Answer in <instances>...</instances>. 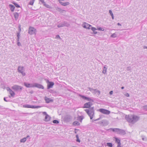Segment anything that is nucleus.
Masks as SVG:
<instances>
[{
  "label": "nucleus",
  "instance_id": "nucleus-1",
  "mask_svg": "<svg viewBox=\"0 0 147 147\" xmlns=\"http://www.w3.org/2000/svg\"><path fill=\"white\" fill-rule=\"evenodd\" d=\"M91 105V102H89L85 103L83 108H89L88 109L84 110V111L86 112L89 116L90 117L91 119H92L94 114V107L90 108Z\"/></svg>",
  "mask_w": 147,
  "mask_h": 147
},
{
  "label": "nucleus",
  "instance_id": "nucleus-2",
  "mask_svg": "<svg viewBox=\"0 0 147 147\" xmlns=\"http://www.w3.org/2000/svg\"><path fill=\"white\" fill-rule=\"evenodd\" d=\"M125 118L129 122L134 124L138 120L140 117L136 115L131 114L126 115Z\"/></svg>",
  "mask_w": 147,
  "mask_h": 147
},
{
  "label": "nucleus",
  "instance_id": "nucleus-3",
  "mask_svg": "<svg viewBox=\"0 0 147 147\" xmlns=\"http://www.w3.org/2000/svg\"><path fill=\"white\" fill-rule=\"evenodd\" d=\"M17 70L18 72L21 74L23 76H24L26 75V73L24 72V67L23 66H18Z\"/></svg>",
  "mask_w": 147,
  "mask_h": 147
},
{
  "label": "nucleus",
  "instance_id": "nucleus-4",
  "mask_svg": "<svg viewBox=\"0 0 147 147\" xmlns=\"http://www.w3.org/2000/svg\"><path fill=\"white\" fill-rule=\"evenodd\" d=\"M98 124L103 126H106L109 124V122L107 120L105 119L98 122Z\"/></svg>",
  "mask_w": 147,
  "mask_h": 147
},
{
  "label": "nucleus",
  "instance_id": "nucleus-5",
  "mask_svg": "<svg viewBox=\"0 0 147 147\" xmlns=\"http://www.w3.org/2000/svg\"><path fill=\"white\" fill-rule=\"evenodd\" d=\"M72 118V117L69 115H66L64 118V120L66 122H69L70 121Z\"/></svg>",
  "mask_w": 147,
  "mask_h": 147
},
{
  "label": "nucleus",
  "instance_id": "nucleus-6",
  "mask_svg": "<svg viewBox=\"0 0 147 147\" xmlns=\"http://www.w3.org/2000/svg\"><path fill=\"white\" fill-rule=\"evenodd\" d=\"M99 111L105 114L109 115L110 113V111L103 109H99Z\"/></svg>",
  "mask_w": 147,
  "mask_h": 147
},
{
  "label": "nucleus",
  "instance_id": "nucleus-7",
  "mask_svg": "<svg viewBox=\"0 0 147 147\" xmlns=\"http://www.w3.org/2000/svg\"><path fill=\"white\" fill-rule=\"evenodd\" d=\"M46 82L47 84V89H49L50 88H52L54 85V83L53 82H50L48 80H47Z\"/></svg>",
  "mask_w": 147,
  "mask_h": 147
},
{
  "label": "nucleus",
  "instance_id": "nucleus-8",
  "mask_svg": "<svg viewBox=\"0 0 147 147\" xmlns=\"http://www.w3.org/2000/svg\"><path fill=\"white\" fill-rule=\"evenodd\" d=\"M12 88L15 91H18L22 90V87L21 86L15 85L12 87Z\"/></svg>",
  "mask_w": 147,
  "mask_h": 147
},
{
  "label": "nucleus",
  "instance_id": "nucleus-9",
  "mask_svg": "<svg viewBox=\"0 0 147 147\" xmlns=\"http://www.w3.org/2000/svg\"><path fill=\"white\" fill-rule=\"evenodd\" d=\"M36 30V29L33 27H30L29 28L28 33L31 35L35 33Z\"/></svg>",
  "mask_w": 147,
  "mask_h": 147
},
{
  "label": "nucleus",
  "instance_id": "nucleus-10",
  "mask_svg": "<svg viewBox=\"0 0 147 147\" xmlns=\"http://www.w3.org/2000/svg\"><path fill=\"white\" fill-rule=\"evenodd\" d=\"M82 26L84 28L88 29H90L91 27H92V26L91 25L86 22L83 23L82 25Z\"/></svg>",
  "mask_w": 147,
  "mask_h": 147
},
{
  "label": "nucleus",
  "instance_id": "nucleus-11",
  "mask_svg": "<svg viewBox=\"0 0 147 147\" xmlns=\"http://www.w3.org/2000/svg\"><path fill=\"white\" fill-rule=\"evenodd\" d=\"M33 87H36L38 88L43 89L44 88V87L41 84L37 83H34Z\"/></svg>",
  "mask_w": 147,
  "mask_h": 147
},
{
  "label": "nucleus",
  "instance_id": "nucleus-12",
  "mask_svg": "<svg viewBox=\"0 0 147 147\" xmlns=\"http://www.w3.org/2000/svg\"><path fill=\"white\" fill-rule=\"evenodd\" d=\"M7 90L9 92V94L11 97H14L15 95L14 92L10 89L9 87H7Z\"/></svg>",
  "mask_w": 147,
  "mask_h": 147
},
{
  "label": "nucleus",
  "instance_id": "nucleus-13",
  "mask_svg": "<svg viewBox=\"0 0 147 147\" xmlns=\"http://www.w3.org/2000/svg\"><path fill=\"white\" fill-rule=\"evenodd\" d=\"M117 133L118 134L121 135H124L125 134V131L123 129H120L118 128Z\"/></svg>",
  "mask_w": 147,
  "mask_h": 147
},
{
  "label": "nucleus",
  "instance_id": "nucleus-14",
  "mask_svg": "<svg viewBox=\"0 0 147 147\" xmlns=\"http://www.w3.org/2000/svg\"><path fill=\"white\" fill-rule=\"evenodd\" d=\"M24 84L25 86L27 88H32L34 86V84H33L27 83L26 82H24Z\"/></svg>",
  "mask_w": 147,
  "mask_h": 147
},
{
  "label": "nucleus",
  "instance_id": "nucleus-15",
  "mask_svg": "<svg viewBox=\"0 0 147 147\" xmlns=\"http://www.w3.org/2000/svg\"><path fill=\"white\" fill-rule=\"evenodd\" d=\"M45 99L46 101V102L47 103H49L50 102H52L53 100L51 99L50 98H48L47 97H45Z\"/></svg>",
  "mask_w": 147,
  "mask_h": 147
},
{
  "label": "nucleus",
  "instance_id": "nucleus-16",
  "mask_svg": "<svg viewBox=\"0 0 147 147\" xmlns=\"http://www.w3.org/2000/svg\"><path fill=\"white\" fill-rule=\"evenodd\" d=\"M84 118V117L83 116H79L77 117V120L80 121V122H82V120Z\"/></svg>",
  "mask_w": 147,
  "mask_h": 147
},
{
  "label": "nucleus",
  "instance_id": "nucleus-17",
  "mask_svg": "<svg viewBox=\"0 0 147 147\" xmlns=\"http://www.w3.org/2000/svg\"><path fill=\"white\" fill-rule=\"evenodd\" d=\"M59 3L61 5L64 6L68 5H69L70 4L69 2H66L64 3L61 1H59Z\"/></svg>",
  "mask_w": 147,
  "mask_h": 147
},
{
  "label": "nucleus",
  "instance_id": "nucleus-18",
  "mask_svg": "<svg viewBox=\"0 0 147 147\" xmlns=\"http://www.w3.org/2000/svg\"><path fill=\"white\" fill-rule=\"evenodd\" d=\"M90 29H91L93 32V33H92V34H96L97 33V32L96 31V30H97V29L95 28L91 27Z\"/></svg>",
  "mask_w": 147,
  "mask_h": 147
},
{
  "label": "nucleus",
  "instance_id": "nucleus-19",
  "mask_svg": "<svg viewBox=\"0 0 147 147\" xmlns=\"http://www.w3.org/2000/svg\"><path fill=\"white\" fill-rule=\"evenodd\" d=\"M51 117L48 115H46L45 117V121H49L50 120Z\"/></svg>",
  "mask_w": 147,
  "mask_h": 147
},
{
  "label": "nucleus",
  "instance_id": "nucleus-20",
  "mask_svg": "<svg viewBox=\"0 0 147 147\" xmlns=\"http://www.w3.org/2000/svg\"><path fill=\"white\" fill-rule=\"evenodd\" d=\"M14 17L16 20H17L19 16V14L17 12H15L14 13Z\"/></svg>",
  "mask_w": 147,
  "mask_h": 147
},
{
  "label": "nucleus",
  "instance_id": "nucleus-21",
  "mask_svg": "<svg viewBox=\"0 0 147 147\" xmlns=\"http://www.w3.org/2000/svg\"><path fill=\"white\" fill-rule=\"evenodd\" d=\"M24 107L27 108H31L33 109V105H23Z\"/></svg>",
  "mask_w": 147,
  "mask_h": 147
},
{
  "label": "nucleus",
  "instance_id": "nucleus-22",
  "mask_svg": "<svg viewBox=\"0 0 147 147\" xmlns=\"http://www.w3.org/2000/svg\"><path fill=\"white\" fill-rule=\"evenodd\" d=\"M56 10L61 13H63L64 11H65V10H63L61 8L59 7L57 8Z\"/></svg>",
  "mask_w": 147,
  "mask_h": 147
},
{
  "label": "nucleus",
  "instance_id": "nucleus-23",
  "mask_svg": "<svg viewBox=\"0 0 147 147\" xmlns=\"http://www.w3.org/2000/svg\"><path fill=\"white\" fill-rule=\"evenodd\" d=\"M9 6L11 10V11H14L15 7L12 4H10Z\"/></svg>",
  "mask_w": 147,
  "mask_h": 147
},
{
  "label": "nucleus",
  "instance_id": "nucleus-24",
  "mask_svg": "<svg viewBox=\"0 0 147 147\" xmlns=\"http://www.w3.org/2000/svg\"><path fill=\"white\" fill-rule=\"evenodd\" d=\"M107 68L105 66H104L103 68L102 73L104 74H105L107 72Z\"/></svg>",
  "mask_w": 147,
  "mask_h": 147
},
{
  "label": "nucleus",
  "instance_id": "nucleus-25",
  "mask_svg": "<svg viewBox=\"0 0 147 147\" xmlns=\"http://www.w3.org/2000/svg\"><path fill=\"white\" fill-rule=\"evenodd\" d=\"M63 23L64 26L68 27L70 26L69 24L66 21H64Z\"/></svg>",
  "mask_w": 147,
  "mask_h": 147
},
{
  "label": "nucleus",
  "instance_id": "nucleus-26",
  "mask_svg": "<svg viewBox=\"0 0 147 147\" xmlns=\"http://www.w3.org/2000/svg\"><path fill=\"white\" fill-rule=\"evenodd\" d=\"M57 26L58 28H60L61 27H64V25L63 24V23L61 22Z\"/></svg>",
  "mask_w": 147,
  "mask_h": 147
},
{
  "label": "nucleus",
  "instance_id": "nucleus-27",
  "mask_svg": "<svg viewBox=\"0 0 147 147\" xmlns=\"http://www.w3.org/2000/svg\"><path fill=\"white\" fill-rule=\"evenodd\" d=\"M73 125L75 126L78 125H80V123L78 122L77 121H74V122H73Z\"/></svg>",
  "mask_w": 147,
  "mask_h": 147
},
{
  "label": "nucleus",
  "instance_id": "nucleus-28",
  "mask_svg": "<svg viewBox=\"0 0 147 147\" xmlns=\"http://www.w3.org/2000/svg\"><path fill=\"white\" fill-rule=\"evenodd\" d=\"M115 142L117 144L121 142V140L117 138H115Z\"/></svg>",
  "mask_w": 147,
  "mask_h": 147
},
{
  "label": "nucleus",
  "instance_id": "nucleus-29",
  "mask_svg": "<svg viewBox=\"0 0 147 147\" xmlns=\"http://www.w3.org/2000/svg\"><path fill=\"white\" fill-rule=\"evenodd\" d=\"M94 90H94V92L95 93H97L98 95H100V91L97 90V89H95Z\"/></svg>",
  "mask_w": 147,
  "mask_h": 147
},
{
  "label": "nucleus",
  "instance_id": "nucleus-30",
  "mask_svg": "<svg viewBox=\"0 0 147 147\" xmlns=\"http://www.w3.org/2000/svg\"><path fill=\"white\" fill-rule=\"evenodd\" d=\"M26 140V138H24L20 140L21 142H24Z\"/></svg>",
  "mask_w": 147,
  "mask_h": 147
},
{
  "label": "nucleus",
  "instance_id": "nucleus-31",
  "mask_svg": "<svg viewBox=\"0 0 147 147\" xmlns=\"http://www.w3.org/2000/svg\"><path fill=\"white\" fill-rule=\"evenodd\" d=\"M110 130H111L113 132H117L118 128H111L110 129Z\"/></svg>",
  "mask_w": 147,
  "mask_h": 147
},
{
  "label": "nucleus",
  "instance_id": "nucleus-32",
  "mask_svg": "<svg viewBox=\"0 0 147 147\" xmlns=\"http://www.w3.org/2000/svg\"><path fill=\"white\" fill-rule=\"evenodd\" d=\"M17 38H18L17 40V41H19V39H20V32H17Z\"/></svg>",
  "mask_w": 147,
  "mask_h": 147
},
{
  "label": "nucleus",
  "instance_id": "nucleus-33",
  "mask_svg": "<svg viewBox=\"0 0 147 147\" xmlns=\"http://www.w3.org/2000/svg\"><path fill=\"white\" fill-rule=\"evenodd\" d=\"M43 5L45 6L47 8H51V6L47 4L45 2Z\"/></svg>",
  "mask_w": 147,
  "mask_h": 147
},
{
  "label": "nucleus",
  "instance_id": "nucleus-34",
  "mask_svg": "<svg viewBox=\"0 0 147 147\" xmlns=\"http://www.w3.org/2000/svg\"><path fill=\"white\" fill-rule=\"evenodd\" d=\"M35 1V0H32L31 1H30L29 2L28 4L32 5H33Z\"/></svg>",
  "mask_w": 147,
  "mask_h": 147
},
{
  "label": "nucleus",
  "instance_id": "nucleus-35",
  "mask_svg": "<svg viewBox=\"0 0 147 147\" xmlns=\"http://www.w3.org/2000/svg\"><path fill=\"white\" fill-rule=\"evenodd\" d=\"M143 109L145 111H147V105H145L142 107Z\"/></svg>",
  "mask_w": 147,
  "mask_h": 147
},
{
  "label": "nucleus",
  "instance_id": "nucleus-36",
  "mask_svg": "<svg viewBox=\"0 0 147 147\" xmlns=\"http://www.w3.org/2000/svg\"><path fill=\"white\" fill-rule=\"evenodd\" d=\"M107 146L110 147H112L113 144L111 143H107Z\"/></svg>",
  "mask_w": 147,
  "mask_h": 147
},
{
  "label": "nucleus",
  "instance_id": "nucleus-37",
  "mask_svg": "<svg viewBox=\"0 0 147 147\" xmlns=\"http://www.w3.org/2000/svg\"><path fill=\"white\" fill-rule=\"evenodd\" d=\"M12 3H13V4L15 5V6H16V7H18V8L20 7V6L17 3L15 2H13Z\"/></svg>",
  "mask_w": 147,
  "mask_h": 147
},
{
  "label": "nucleus",
  "instance_id": "nucleus-38",
  "mask_svg": "<svg viewBox=\"0 0 147 147\" xmlns=\"http://www.w3.org/2000/svg\"><path fill=\"white\" fill-rule=\"evenodd\" d=\"M111 37L112 38H116L117 37V34L115 33H114L111 35Z\"/></svg>",
  "mask_w": 147,
  "mask_h": 147
},
{
  "label": "nucleus",
  "instance_id": "nucleus-39",
  "mask_svg": "<svg viewBox=\"0 0 147 147\" xmlns=\"http://www.w3.org/2000/svg\"><path fill=\"white\" fill-rule=\"evenodd\" d=\"M97 30H98L99 31H104V29L103 28L100 27L97 28Z\"/></svg>",
  "mask_w": 147,
  "mask_h": 147
},
{
  "label": "nucleus",
  "instance_id": "nucleus-40",
  "mask_svg": "<svg viewBox=\"0 0 147 147\" xmlns=\"http://www.w3.org/2000/svg\"><path fill=\"white\" fill-rule=\"evenodd\" d=\"M53 122L54 123L57 124L59 123V121L58 120H55L53 121Z\"/></svg>",
  "mask_w": 147,
  "mask_h": 147
},
{
  "label": "nucleus",
  "instance_id": "nucleus-41",
  "mask_svg": "<svg viewBox=\"0 0 147 147\" xmlns=\"http://www.w3.org/2000/svg\"><path fill=\"white\" fill-rule=\"evenodd\" d=\"M88 88L89 90L90 91H91V92H93V93H94V90H94L95 89H94L93 88H90V87Z\"/></svg>",
  "mask_w": 147,
  "mask_h": 147
},
{
  "label": "nucleus",
  "instance_id": "nucleus-42",
  "mask_svg": "<svg viewBox=\"0 0 147 147\" xmlns=\"http://www.w3.org/2000/svg\"><path fill=\"white\" fill-rule=\"evenodd\" d=\"M41 107V106H34L33 105V109L38 108Z\"/></svg>",
  "mask_w": 147,
  "mask_h": 147
},
{
  "label": "nucleus",
  "instance_id": "nucleus-43",
  "mask_svg": "<svg viewBox=\"0 0 147 147\" xmlns=\"http://www.w3.org/2000/svg\"><path fill=\"white\" fill-rule=\"evenodd\" d=\"M81 97L83 99H85V100H87V99H88V97H87L86 96H84L81 95Z\"/></svg>",
  "mask_w": 147,
  "mask_h": 147
},
{
  "label": "nucleus",
  "instance_id": "nucleus-44",
  "mask_svg": "<svg viewBox=\"0 0 147 147\" xmlns=\"http://www.w3.org/2000/svg\"><path fill=\"white\" fill-rule=\"evenodd\" d=\"M102 118V117L101 116H100V117L96 120H94V119H93L92 120V121H98V120H99L101 118Z\"/></svg>",
  "mask_w": 147,
  "mask_h": 147
},
{
  "label": "nucleus",
  "instance_id": "nucleus-45",
  "mask_svg": "<svg viewBox=\"0 0 147 147\" xmlns=\"http://www.w3.org/2000/svg\"><path fill=\"white\" fill-rule=\"evenodd\" d=\"M109 13H110V14L111 16H113V14L112 12V11L111 10H109Z\"/></svg>",
  "mask_w": 147,
  "mask_h": 147
},
{
  "label": "nucleus",
  "instance_id": "nucleus-46",
  "mask_svg": "<svg viewBox=\"0 0 147 147\" xmlns=\"http://www.w3.org/2000/svg\"><path fill=\"white\" fill-rule=\"evenodd\" d=\"M127 71H131V69L130 68V67H127Z\"/></svg>",
  "mask_w": 147,
  "mask_h": 147
},
{
  "label": "nucleus",
  "instance_id": "nucleus-47",
  "mask_svg": "<svg viewBox=\"0 0 147 147\" xmlns=\"http://www.w3.org/2000/svg\"><path fill=\"white\" fill-rule=\"evenodd\" d=\"M49 91L51 93H54L55 92L53 90H49Z\"/></svg>",
  "mask_w": 147,
  "mask_h": 147
},
{
  "label": "nucleus",
  "instance_id": "nucleus-48",
  "mask_svg": "<svg viewBox=\"0 0 147 147\" xmlns=\"http://www.w3.org/2000/svg\"><path fill=\"white\" fill-rule=\"evenodd\" d=\"M7 98V97H4V101H5L6 102L9 101V100H6V98Z\"/></svg>",
  "mask_w": 147,
  "mask_h": 147
},
{
  "label": "nucleus",
  "instance_id": "nucleus-49",
  "mask_svg": "<svg viewBox=\"0 0 147 147\" xmlns=\"http://www.w3.org/2000/svg\"><path fill=\"white\" fill-rule=\"evenodd\" d=\"M17 45L18 46H20L21 45V44L19 41H17Z\"/></svg>",
  "mask_w": 147,
  "mask_h": 147
},
{
  "label": "nucleus",
  "instance_id": "nucleus-50",
  "mask_svg": "<svg viewBox=\"0 0 147 147\" xmlns=\"http://www.w3.org/2000/svg\"><path fill=\"white\" fill-rule=\"evenodd\" d=\"M43 4L44 3H45V2H44V0H39Z\"/></svg>",
  "mask_w": 147,
  "mask_h": 147
},
{
  "label": "nucleus",
  "instance_id": "nucleus-51",
  "mask_svg": "<svg viewBox=\"0 0 147 147\" xmlns=\"http://www.w3.org/2000/svg\"><path fill=\"white\" fill-rule=\"evenodd\" d=\"M117 144H118V145H117V147H121V142L119 143H118Z\"/></svg>",
  "mask_w": 147,
  "mask_h": 147
},
{
  "label": "nucleus",
  "instance_id": "nucleus-52",
  "mask_svg": "<svg viewBox=\"0 0 147 147\" xmlns=\"http://www.w3.org/2000/svg\"><path fill=\"white\" fill-rule=\"evenodd\" d=\"M125 95L127 97H129V94L128 93L125 94Z\"/></svg>",
  "mask_w": 147,
  "mask_h": 147
},
{
  "label": "nucleus",
  "instance_id": "nucleus-53",
  "mask_svg": "<svg viewBox=\"0 0 147 147\" xmlns=\"http://www.w3.org/2000/svg\"><path fill=\"white\" fill-rule=\"evenodd\" d=\"M18 28H19V32H20L21 31V28L20 27V25L18 26Z\"/></svg>",
  "mask_w": 147,
  "mask_h": 147
},
{
  "label": "nucleus",
  "instance_id": "nucleus-54",
  "mask_svg": "<svg viewBox=\"0 0 147 147\" xmlns=\"http://www.w3.org/2000/svg\"><path fill=\"white\" fill-rule=\"evenodd\" d=\"M56 37L57 38H59V39H60V37L59 36V35H57L56 36Z\"/></svg>",
  "mask_w": 147,
  "mask_h": 147
},
{
  "label": "nucleus",
  "instance_id": "nucleus-55",
  "mask_svg": "<svg viewBox=\"0 0 147 147\" xmlns=\"http://www.w3.org/2000/svg\"><path fill=\"white\" fill-rule=\"evenodd\" d=\"M87 100H88V101H91L92 100V99L91 98H89L88 97V99H87Z\"/></svg>",
  "mask_w": 147,
  "mask_h": 147
},
{
  "label": "nucleus",
  "instance_id": "nucleus-56",
  "mask_svg": "<svg viewBox=\"0 0 147 147\" xmlns=\"http://www.w3.org/2000/svg\"><path fill=\"white\" fill-rule=\"evenodd\" d=\"M143 48L144 49H147V46H145V45L143 46Z\"/></svg>",
  "mask_w": 147,
  "mask_h": 147
},
{
  "label": "nucleus",
  "instance_id": "nucleus-57",
  "mask_svg": "<svg viewBox=\"0 0 147 147\" xmlns=\"http://www.w3.org/2000/svg\"><path fill=\"white\" fill-rule=\"evenodd\" d=\"M76 141L78 142H80V139H79V138H77V139L76 140Z\"/></svg>",
  "mask_w": 147,
  "mask_h": 147
},
{
  "label": "nucleus",
  "instance_id": "nucleus-58",
  "mask_svg": "<svg viewBox=\"0 0 147 147\" xmlns=\"http://www.w3.org/2000/svg\"><path fill=\"white\" fill-rule=\"evenodd\" d=\"M113 91H111L109 92V94L110 95H111L113 94Z\"/></svg>",
  "mask_w": 147,
  "mask_h": 147
},
{
  "label": "nucleus",
  "instance_id": "nucleus-59",
  "mask_svg": "<svg viewBox=\"0 0 147 147\" xmlns=\"http://www.w3.org/2000/svg\"><path fill=\"white\" fill-rule=\"evenodd\" d=\"M43 113L45 115H47L46 112H43Z\"/></svg>",
  "mask_w": 147,
  "mask_h": 147
},
{
  "label": "nucleus",
  "instance_id": "nucleus-60",
  "mask_svg": "<svg viewBox=\"0 0 147 147\" xmlns=\"http://www.w3.org/2000/svg\"><path fill=\"white\" fill-rule=\"evenodd\" d=\"M117 25L118 26H121V24L119 23L117 24Z\"/></svg>",
  "mask_w": 147,
  "mask_h": 147
},
{
  "label": "nucleus",
  "instance_id": "nucleus-61",
  "mask_svg": "<svg viewBox=\"0 0 147 147\" xmlns=\"http://www.w3.org/2000/svg\"><path fill=\"white\" fill-rule=\"evenodd\" d=\"M112 18L113 19H114V16H113H113H111Z\"/></svg>",
  "mask_w": 147,
  "mask_h": 147
},
{
  "label": "nucleus",
  "instance_id": "nucleus-62",
  "mask_svg": "<svg viewBox=\"0 0 147 147\" xmlns=\"http://www.w3.org/2000/svg\"><path fill=\"white\" fill-rule=\"evenodd\" d=\"M124 87L123 86H122L121 87V89H123L124 88Z\"/></svg>",
  "mask_w": 147,
  "mask_h": 147
},
{
  "label": "nucleus",
  "instance_id": "nucleus-63",
  "mask_svg": "<svg viewBox=\"0 0 147 147\" xmlns=\"http://www.w3.org/2000/svg\"><path fill=\"white\" fill-rule=\"evenodd\" d=\"M29 137H30V136L29 135H28V136H27V137L26 138H29Z\"/></svg>",
  "mask_w": 147,
  "mask_h": 147
},
{
  "label": "nucleus",
  "instance_id": "nucleus-64",
  "mask_svg": "<svg viewBox=\"0 0 147 147\" xmlns=\"http://www.w3.org/2000/svg\"><path fill=\"white\" fill-rule=\"evenodd\" d=\"M76 138H78V135H77L76 136Z\"/></svg>",
  "mask_w": 147,
  "mask_h": 147
}]
</instances>
